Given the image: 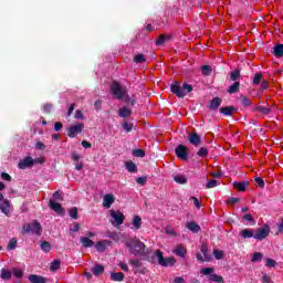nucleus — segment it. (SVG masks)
<instances>
[{"instance_id":"f704fd0d","label":"nucleus","mask_w":283,"mask_h":283,"mask_svg":"<svg viewBox=\"0 0 283 283\" xmlns=\"http://www.w3.org/2000/svg\"><path fill=\"white\" fill-rule=\"evenodd\" d=\"M40 249L43 251V253H50V251H52V244L48 241H43L40 244Z\"/></svg>"},{"instance_id":"9b49d317","label":"nucleus","mask_w":283,"mask_h":283,"mask_svg":"<svg viewBox=\"0 0 283 283\" xmlns=\"http://www.w3.org/2000/svg\"><path fill=\"white\" fill-rule=\"evenodd\" d=\"M49 207L52 211H55L59 216H63L65 213V208L61 206V203L54 201V199L49 200Z\"/></svg>"},{"instance_id":"052dcab7","label":"nucleus","mask_w":283,"mask_h":283,"mask_svg":"<svg viewBox=\"0 0 283 283\" xmlns=\"http://www.w3.org/2000/svg\"><path fill=\"white\" fill-rule=\"evenodd\" d=\"M275 264H277V263L273 259L265 260V266H269L270 269H273L275 266Z\"/></svg>"},{"instance_id":"1a4fd4ad","label":"nucleus","mask_w":283,"mask_h":283,"mask_svg":"<svg viewBox=\"0 0 283 283\" xmlns=\"http://www.w3.org/2000/svg\"><path fill=\"white\" fill-rule=\"evenodd\" d=\"M111 218L115 220V222H113L114 227H120V224L125 222V214L120 211L111 210Z\"/></svg>"},{"instance_id":"de8ad7c7","label":"nucleus","mask_w":283,"mask_h":283,"mask_svg":"<svg viewBox=\"0 0 283 283\" xmlns=\"http://www.w3.org/2000/svg\"><path fill=\"white\" fill-rule=\"evenodd\" d=\"M238 78H240V70H234L230 73V81L238 82Z\"/></svg>"},{"instance_id":"774afa93","label":"nucleus","mask_w":283,"mask_h":283,"mask_svg":"<svg viewBox=\"0 0 283 283\" xmlns=\"http://www.w3.org/2000/svg\"><path fill=\"white\" fill-rule=\"evenodd\" d=\"M261 282L262 283H271V276L269 274H264L262 277H261Z\"/></svg>"},{"instance_id":"6ab92c4d","label":"nucleus","mask_w":283,"mask_h":283,"mask_svg":"<svg viewBox=\"0 0 283 283\" xmlns=\"http://www.w3.org/2000/svg\"><path fill=\"white\" fill-rule=\"evenodd\" d=\"M0 211H2L4 216H10V200L4 199L1 201Z\"/></svg>"},{"instance_id":"5701e85b","label":"nucleus","mask_w":283,"mask_h":283,"mask_svg":"<svg viewBox=\"0 0 283 283\" xmlns=\"http://www.w3.org/2000/svg\"><path fill=\"white\" fill-rule=\"evenodd\" d=\"M272 54L276 56V59H282L283 56V44L276 43L273 48Z\"/></svg>"},{"instance_id":"2f4dec72","label":"nucleus","mask_w":283,"mask_h":283,"mask_svg":"<svg viewBox=\"0 0 283 283\" xmlns=\"http://www.w3.org/2000/svg\"><path fill=\"white\" fill-rule=\"evenodd\" d=\"M0 277H1V280H11L12 272H10L9 270H6V268H2L0 270Z\"/></svg>"},{"instance_id":"338daca9","label":"nucleus","mask_w":283,"mask_h":283,"mask_svg":"<svg viewBox=\"0 0 283 283\" xmlns=\"http://www.w3.org/2000/svg\"><path fill=\"white\" fill-rule=\"evenodd\" d=\"M74 117H75L77 120H83V118H85V116L83 115V112H82V111H76Z\"/></svg>"},{"instance_id":"b1692460","label":"nucleus","mask_w":283,"mask_h":283,"mask_svg":"<svg viewBox=\"0 0 283 283\" xmlns=\"http://www.w3.org/2000/svg\"><path fill=\"white\" fill-rule=\"evenodd\" d=\"M172 179L175 180V182H177V185H187V182H189V179L185 176V175H174Z\"/></svg>"},{"instance_id":"f257e3e1","label":"nucleus","mask_w":283,"mask_h":283,"mask_svg":"<svg viewBox=\"0 0 283 283\" xmlns=\"http://www.w3.org/2000/svg\"><path fill=\"white\" fill-rule=\"evenodd\" d=\"M125 247H127L128 251H130L132 255L143 258L149 253V249L140 239H129L125 242Z\"/></svg>"},{"instance_id":"e433bc0d","label":"nucleus","mask_w":283,"mask_h":283,"mask_svg":"<svg viewBox=\"0 0 283 283\" xmlns=\"http://www.w3.org/2000/svg\"><path fill=\"white\" fill-rule=\"evenodd\" d=\"M52 200H54V202H63V191L61 190H56L55 192H53V196H52Z\"/></svg>"},{"instance_id":"7c9ffc66","label":"nucleus","mask_w":283,"mask_h":283,"mask_svg":"<svg viewBox=\"0 0 283 283\" xmlns=\"http://www.w3.org/2000/svg\"><path fill=\"white\" fill-rule=\"evenodd\" d=\"M118 116L120 118H129V116H132V109H129L127 107H123L119 109Z\"/></svg>"},{"instance_id":"4468645a","label":"nucleus","mask_w":283,"mask_h":283,"mask_svg":"<svg viewBox=\"0 0 283 283\" xmlns=\"http://www.w3.org/2000/svg\"><path fill=\"white\" fill-rule=\"evenodd\" d=\"M186 229L191 231V233H200L201 231L200 224H198L196 221H188L186 223Z\"/></svg>"},{"instance_id":"393cba45","label":"nucleus","mask_w":283,"mask_h":283,"mask_svg":"<svg viewBox=\"0 0 283 283\" xmlns=\"http://www.w3.org/2000/svg\"><path fill=\"white\" fill-rule=\"evenodd\" d=\"M132 224H133L132 229L134 231H138V229H140V227H143V219L140 218V216H135L133 218Z\"/></svg>"},{"instance_id":"0eeeda50","label":"nucleus","mask_w":283,"mask_h":283,"mask_svg":"<svg viewBox=\"0 0 283 283\" xmlns=\"http://www.w3.org/2000/svg\"><path fill=\"white\" fill-rule=\"evenodd\" d=\"M271 234V227L269 224L263 226L254 231V240L262 242V240H266V237Z\"/></svg>"},{"instance_id":"4d7b16f0","label":"nucleus","mask_w":283,"mask_h":283,"mask_svg":"<svg viewBox=\"0 0 283 283\" xmlns=\"http://www.w3.org/2000/svg\"><path fill=\"white\" fill-rule=\"evenodd\" d=\"M129 264L136 269H140L143 266V263L138 259L129 260Z\"/></svg>"},{"instance_id":"72a5a7b5","label":"nucleus","mask_w":283,"mask_h":283,"mask_svg":"<svg viewBox=\"0 0 283 283\" xmlns=\"http://www.w3.org/2000/svg\"><path fill=\"white\" fill-rule=\"evenodd\" d=\"M254 112H260L261 114H264V116H269V114H271L273 109L264 106H255Z\"/></svg>"},{"instance_id":"13d9d810","label":"nucleus","mask_w":283,"mask_h":283,"mask_svg":"<svg viewBox=\"0 0 283 283\" xmlns=\"http://www.w3.org/2000/svg\"><path fill=\"white\" fill-rule=\"evenodd\" d=\"M12 273H13V276H14V277H18V280H21V279L23 277V271L17 269V268H14V269L12 270Z\"/></svg>"},{"instance_id":"c9c22d12","label":"nucleus","mask_w":283,"mask_h":283,"mask_svg":"<svg viewBox=\"0 0 283 283\" xmlns=\"http://www.w3.org/2000/svg\"><path fill=\"white\" fill-rule=\"evenodd\" d=\"M239 101H241L243 107H251V105H253V102H251V98L244 95H241L239 97Z\"/></svg>"},{"instance_id":"ea45409f","label":"nucleus","mask_w":283,"mask_h":283,"mask_svg":"<svg viewBox=\"0 0 283 283\" xmlns=\"http://www.w3.org/2000/svg\"><path fill=\"white\" fill-rule=\"evenodd\" d=\"M210 282L224 283V279L218 274H210Z\"/></svg>"},{"instance_id":"6e6552de","label":"nucleus","mask_w":283,"mask_h":283,"mask_svg":"<svg viewBox=\"0 0 283 283\" xmlns=\"http://www.w3.org/2000/svg\"><path fill=\"white\" fill-rule=\"evenodd\" d=\"M187 146L179 144L176 149H175V154L177 156V158H179V160H184L187 163V160H189V153H187Z\"/></svg>"},{"instance_id":"ddd939ff","label":"nucleus","mask_w":283,"mask_h":283,"mask_svg":"<svg viewBox=\"0 0 283 283\" xmlns=\"http://www.w3.org/2000/svg\"><path fill=\"white\" fill-rule=\"evenodd\" d=\"M115 201H116V198L114 197V195L107 193L104 196L103 207H105L106 209H111Z\"/></svg>"},{"instance_id":"5fc2aeb1","label":"nucleus","mask_w":283,"mask_h":283,"mask_svg":"<svg viewBox=\"0 0 283 283\" xmlns=\"http://www.w3.org/2000/svg\"><path fill=\"white\" fill-rule=\"evenodd\" d=\"M95 249L97 251H99V253H103V251H105L106 247H105V241H98L96 244H95Z\"/></svg>"},{"instance_id":"69168bd1","label":"nucleus","mask_w":283,"mask_h":283,"mask_svg":"<svg viewBox=\"0 0 283 283\" xmlns=\"http://www.w3.org/2000/svg\"><path fill=\"white\" fill-rule=\"evenodd\" d=\"M254 181L256 182V185H259V187H260L261 189H264V179H263V178L256 177V178L254 179Z\"/></svg>"},{"instance_id":"603ef678","label":"nucleus","mask_w":283,"mask_h":283,"mask_svg":"<svg viewBox=\"0 0 283 283\" xmlns=\"http://www.w3.org/2000/svg\"><path fill=\"white\" fill-rule=\"evenodd\" d=\"M263 76L262 73H256L252 80L253 85H260V81H262Z\"/></svg>"},{"instance_id":"39448f33","label":"nucleus","mask_w":283,"mask_h":283,"mask_svg":"<svg viewBox=\"0 0 283 283\" xmlns=\"http://www.w3.org/2000/svg\"><path fill=\"white\" fill-rule=\"evenodd\" d=\"M111 93L118 98V101H123L127 96V90H125L120 84L114 81L111 85Z\"/></svg>"},{"instance_id":"cd10ccee","label":"nucleus","mask_w":283,"mask_h":283,"mask_svg":"<svg viewBox=\"0 0 283 283\" xmlns=\"http://www.w3.org/2000/svg\"><path fill=\"white\" fill-rule=\"evenodd\" d=\"M80 242L82 247H84V249H92V247H94V241H92L87 237H81Z\"/></svg>"},{"instance_id":"412c9836","label":"nucleus","mask_w":283,"mask_h":283,"mask_svg":"<svg viewBox=\"0 0 283 283\" xmlns=\"http://www.w3.org/2000/svg\"><path fill=\"white\" fill-rule=\"evenodd\" d=\"M233 112H238V108L234 106H226L220 108V114H223V116H233Z\"/></svg>"},{"instance_id":"f03ea898","label":"nucleus","mask_w":283,"mask_h":283,"mask_svg":"<svg viewBox=\"0 0 283 283\" xmlns=\"http://www.w3.org/2000/svg\"><path fill=\"white\" fill-rule=\"evenodd\" d=\"M148 262L151 264L158 263L160 266H175L176 265V258L169 256L165 258L163 255V251L156 250L150 258H148Z\"/></svg>"},{"instance_id":"9d476101","label":"nucleus","mask_w":283,"mask_h":283,"mask_svg":"<svg viewBox=\"0 0 283 283\" xmlns=\"http://www.w3.org/2000/svg\"><path fill=\"white\" fill-rule=\"evenodd\" d=\"M188 143L190 145H193V147H200L202 145V138H200V135L198 133H189L188 134Z\"/></svg>"},{"instance_id":"bf43d9fd","label":"nucleus","mask_w":283,"mask_h":283,"mask_svg":"<svg viewBox=\"0 0 283 283\" xmlns=\"http://www.w3.org/2000/svg\"><path fill=\"white\" fill-rule=\"evenodd\" d=\"M137 185H140V187H145L147 185V177H139L136 179Z\"/></svg>"},{"instance_id":"dca6fc26","label":"nucleus","mask_w":283,"mask_h":283,"mask_svg":"<svg viewBox=\"0 0 283 283\" xmlns=\"http://www.w3.org/2000/svg\"><path fill=\"white\" fill-rule=\"evenodd\" d=\"M91 272L93 273V275H95V277H101V275L105 273V266H103L102 264H95L91 269Z\"/></svg>"},{"instance_id":"37998d69","label":"nucleus","mask_w":283,"mask_h":283,"mask_svg":"<svg viewBox=\"0 0 283 283\" xmlns=\"http://www.w3.org/2000/svg\"><path fill=\"white\" fill-rule=\"evenodd\" d=\"M59 269H61V261L60 260H54L52 263H51V266H50V271H59Z\"/></svg>"},{"instance_id":"79ce46f5","label":"nucleus","mask_w":283,"mask_h":283,"mask_svg":"<svg viewBox=\"0 0 283 283\" xmlns=\"http://www.w3.org/2000/svg\"><path fill=\"white\" fill-rule=\"evenodd\" d=\"M133 61H134V63L139 64V63H145L147 60L145 59V54L139 53L134 56Z\"/></svg>"},{"instance_id":"864d4df0","label":"nucleus","mask_w":283,"mask_h":283,"mask_svg":"<svg viewBox=\"0 0 283 283\" xmlns=\"http://www.w3.org/2000/svg\"><path fill=\"white\" fill-rule=\"evenodd\" d=\"M212 255H214L216 260H222L224 252L222 250H213Z\"/></svg>"},{"instance_id":"c756f323","label":"nucleus","mask_w":283,"mask_h":283,"mask_svg":"<svg viewBox=\"0 0 283 283\" xmlns=\"http://www.w3.org/2000/svg\"><path fill=\"white\" fill-rule=\"evenodd\" d=\"M200 251L206 260V262H211V254L209 253V248L206 243L201 244Z\"/></svg>"},{"instance_id":"f3484780","label":"nucleus","mask_w":283,"mask_h":283,"mask_svg":"<svg viewBox=\"0 0 283 283\" xmlns=\"http://www.w3.org/2000/svg\"><path fill=\"white\" fill-rule=\"evenodd\" d=\"M171 41V35L169 34H161L158 36V39L155 41V44L157 46L165 45L167 42Z\"/></svg>"},{"instance_id":"0e129e2a","label":"nucleus","mask_w":283,"mask_h":283,"mask_svg":"<svg viewBox=\"0 0 283 283\" xmlns=\"http://www.w3.org/2000/svg\"><path fill=\"white\" fill-rule=\"evenodd\" d=\"M243 220H247L248 222H253V224H255V219L253 218L252 214L248 213V214H244L242 217Z\"/></svg>"},{"instance_id":"e2e57ef3","label":"nucleus","mask_w":283,"mask_h":283,"mask_svg":"<svg viewBox=\"0 0 283 283\" xmlns=\"http://www.w3.org/2000/svg\"><path fill=\"white\" fill-rule=\"evenodd\" d=\"M190 202H193L195 207L197 209H200L202 206L200 205V200H198L196 197H190Z\"/></svg>"},{"instance_id":"6e6d98bb","label":"nucleus","mask_w":283,"mask_h":283,"mask_svg":"<svg viewBox=\"0 0 283 283\" xmlns=\"http://www.w3.org/2000/svg\"><path fill=\"white\" fill-rule=\"evenodd\" d=\"M264 254L262 252H255L252 256V262H261Z\"/></svg>"},{"instance_id":"a211bd4d","label":"nucleus","mask_w":283,"mask_h":283,"mask_svg":"<svg viewBox=\"0 0 283 283\" xmlns=\"http://www.w3.org/2000/svg\"><path fill=\"white\" fill-rule=\"evenodd\" d=\"M251 185L250 181H234L233 182V187L234 189H237L238 191H247V187H249Z\"/></svg>"},{"instance_id":"aec40b11","label":"nucleus","mask_w":283,"mask_h":283,"mask_svg":"<svg viewBox=\"0 0 283 283\" xmlns=\"http://www.w3.org/2000/svg\"><path fill=\"white\" fill-rule=\"evenodd\" d=\"M29 282L31 283H48V279L41 275L31 274L29 275Z\"/></svg>"},{"instance_id":"20e7f679","label":"nucleus","mask_w":283,"mask_h":283,"mask_svg":"<svg viewBox=\"0 0 283 283\" xmlns=\"http://www.w3.org/2000/svg\"><path fill=\"white\" fill-rule=\"evenodd\" d=\"M33 233L34 235H41L43 233V228L39 221L33 220L31 223H24L22 227V234Z\"/></svg>"},{"instance_id":"7ed1b4c3","label":"nucleus","mask_w":283,"mask_h":283,"mask_svg":"<svg viewBox=\"0 0 283 283\" xmlns=\"http://www.w3.org/2000/svg\"><path fill=\"white\" fill-rule=\"evenodd\" d=\"M170 91L172 94H176L178 98H185V96L191 92H193V86L191 84L184 83L180 86L178 83L171 84Z\"/></svg>"},{"instance_id":"4be33fe9","label":"nucleus","mask_w":283,"mask_h":283,"mask_svg":"<svg viewBox=\"0 0 283 283\" xmlns=\"http://www.w3.org/2000/svg\"><path fill=\"white\" fill-rule=\"evenodd\" d=\"M240 235H241V238H243V240H247L249 238H255V230L243 229L240 231Z\"/></svg>"},{"instance_id":"4c0bfd02","label":"nucleus","mask_w":283,"mask_h":283,"mask_svg":"<svg viewBox=\"0 0 283 283\" xmlns=\"http://www.w3.org/2000/svg\"><path fill=\"white\" fill-rule=\"evenodd\" d=\"M69 216L72 218V220H78V208L72 207L69 211Z\"/></svg>"},{"instance_id":"58836bf2","label":"nucleus","mask_w":283,"mask_h":283,"mask_svg":"<svg viewBox=\"0 0 283 283\" xmlns=\"http://www.w3.org/2000/svg\"><path fill=\"white\" fill-rule=\"evenodd\" d=\"M197 156H199V158H207V156H209V149L207 147H200L197 151Z\"/></svg>"},{"instance_id":"c03bdc74","label":"nucleus","mask_w":283,"mask_h":283,"mask_svg":"<svg viewBox=\"0 0 283 283\" xmlns=\"http://www.w3.org/2000/svg\"><path fill=\"white\" fill-rule=\"evenodd\" d=\"M133 156L135 158H145V150L144 149H134L133 150Z\"/></svg>"},{"instance_id":"680f3d73","label":"nucleus","mask_w":283,"mask_h":283,"mask_svg":"<svg viewBox=\"0 0 283 283\" xmlns=\"http://www.w3.org/2000/svg\"><path fill=\"white\" fill-rule=\"evenodd\" d=\"M1 179L6 180L7 182H12V176H10L8 172H1Z\"/></svg>"},{"instance_id":"49530a36","label":"nucleus","mask_w":283,"mask_h":283,"mask_svg":"<svg viewBox=\"0 0 283 283\" xmlns=\"http://www.w3.org/2000/svg\"><path fill=\"white\" fill-rule=\"evenodd\" d=\"M124 98H125V103L127 105H132V107H134V105H136V97L135 96L129 97V95L126 94V96H124Z\"/></svg>"},{"instance_id":"a878e982","label":"nucleus","mask_w":283,"mask_h":283,"mask_svg":"<svg viewBox=\"0 0 283 283\" xmlns=\"http://www.w3.org/2000/svg\"><path fill=\"white\" fill-rule=\"evenodd\" d=\"M220 105H222V98L213 97L210 101L209 109L216 111V109H218V107H220Z\"/></svg>"},{"instance_id":"f8f14e48","label":"nucleus","mask_w":283,"mask_h":283,"mask_svg":"<svg viewBox=\"0 0 283 283\" xmlns=\"http://www.w3.org/2000/svg\"><path fill=\"white\" fill-rule=\"evenodd\" d=\"M34 166V159L32 157H25L21 159L18 164V169H28Z\"/></svg>"},{"instance_id":"bb28decb","label":"nucleus","mask_w":283,"mask_h":283,"mask_svg":"<svg viewBox=\"0 0 283 283\" xmlns=\"http://www.w3.org/2000/svg\"><path fill=\"white\" fill-rule=\"evenodd\" d=\"M112 282H123L125 280V273L123 272H112L111 273Z\"/></svg>"},{"instance_id":"a18cd8bd","label":"nucleus","mask_w":283,"mask_h":283,"mask_svg":"<svg viewBox=\"0 0 283 283\" xmlns=\"http://www.w3.org/2000/svg\"><path fill=\"white\" fill-rule=\"evenodd\" d=\"M218 185H220V181L217 179H211L207 182L206 189H213V187H218Z\"/></svg>"},{"instance_id":"c85d7f7f","label":"nucleus","mask_w":283,"mask_h":283,"mask_svg":"<svg viewBox=\"0 0 283 283\" xmlns=\"http://www.w3.org/2000/svg\"><path fill=\"white\" fill-rule=\"evenodd\" d=\"M125 167L129 174H137L138 172V166H136L135 163L132 160H128L125 163Z\"/></svg>"},{"instance_id":"2eb2a0df","label":"nucleus","mask_w":283,"mask_h":283,"mask_svg":"<svg viewBox=\"0 0 283 283\" xmlns=\"http://www.w3.org/2000/svg\"><path fill=\"white\" fill-rule=\"evenodd\" d=\"M177 258H185L187 255V248L182 243L178 244L172 251Z\"/></svg>"},{"instance_id":"a19ab883","label":"nucleus","mask_w":283,"mask_h":283,"mask_svg":"<svg viewBox=\"0 0 283 283\" xmlns=\"http://www.w3.org/2000/svg\"><path fill=\"white\" fill-rule=\"evenodd\" d=\"M201 72L203 76H211V72H213V69H211V65H203L201 66Z\"/></svg>"},{"instance_id":"423d86ee","label":"nucleus","mask_w":283,"mask_h":283,"mask_svg":"<svg viewBox=\"0 0 283 283\" xmlns=\"http://www.w3.org/2000/svg\"><path fill=\"white\" fill-rule=\"evenodd\" d=\"M84 129H85V124L77 123L66 128V135L69 136V138H76V136H78V134H82Z\"/></svg>"},{"instance_id":"09e8293b","label":"nucleus","mask_w":283,"mask_h":283,"mask_svg":"<svg viewBox=\"0 0 283 283\" xmlns=\"http://www.w3.org/2000/svg\"><path fill=\"white\" fill-rule=\"evenodd\" d=\"M8 251H14V249H17V239L12 238L8 245H7Z\"/></svg>"},{"instance_id":"3c124183","label":"nucleus","mask_w":283,"mask_h":283,"mask_svg":"<svg viewBox=\"0 0 283 283\" xmlns=\"http://www.w3.org/2000/svg\"><path fill=\"white\" fill-rule=\"evenodd\" d=\"M216 271V269L213 268H203L201 269V275H213V272Z\"/></svg>"},{"instance_id":"8fccbe9b","label":"nucleus","mask_w":283,"mask_h":283,"mask_svg":"<svg viewBox=\"0 0 283 283\" xmlns=\"http://www.w3.org/2000/svg\"><path fill=\"white\" fill-rule=\"evenodd\" d=\"M123 129H125V132L129 133L133 132L134 129V124L129 123V122H124L122 124Z\"/></svg>"},{"instance_id":"473e14b6","label":"nucleus","mask_w":283,"mask_h":283,"mask_svg":"<svg viewBox=\"0 0 283 283\" xmlns=\"http://www.w3.org/2000/svg\"><path fill=\"white\" fill-rule=\"evenodd\" d=\"M238 92H240V82H234L228 88V94H238Z\"/></svg>"}]
</instances>
